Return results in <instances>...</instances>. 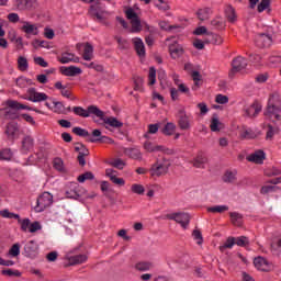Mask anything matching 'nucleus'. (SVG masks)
Listing matches in <instances>:
<instances>
[{
    "mask_svg": "<svg viewBox=\"0 0 281 281\" xmlns=\"http://www.w3.org/2000/svg\"><path fill=\"white\" fill-rule=\"evenodd\" d=\"M27 98L30 102H45L47 100V94L45 92H37L36 88H30L27 90Z\"/></svg>",
    "mask_w": 281,
    "mask_h": 281,
    "instance_id": "obj_14",
    "label": "nucleus"
},
{
    "mask_svg": "<svg viewBox=\"0 0 281 281\" xmlns=\"http://www.w3.org/2000/svg\"><path fill=\"white\" fill-rule=\"evenodd\" d=\"M144 149L147 153H164L165 155H168L170 153V149L166 148L164 145H156L151 143L150 140H147L144 143Z\"/></svg>",
    "mask_w": 281,
    "mask_h": 281,
    "instance_id": "obj_15",
    "label": "nucleus"
},
{
    "mask_svg": "<svg viewBox=\"0 0 281 281\" xmlns=\"http://www.w3.org/2000/svg\"><path fill=\"white\" fill-rule=\"evenodd\" d=\"M205 43L221 45L223 43V38L217 34L209 33L207 38H205L204 42L201 40L193 41V47H195V49H205Z\"/></svg>",
    "mask_w": 281,
    "mask_h": 281,
    "instance_id": "obj_4",
    "label": "nucleus"
},
{
    "mask_svg": "<svg viewBox=\"0 0 281 281\" xmlns=\"http://www.w3.org/2000/svg\"><path fill=\"white\" fill-rule=\"evenodd\" d=\"M23 26L21 27L24 34H32L33 36H38V26L36 24H32L27 21H23Z\"/></svg>",
    "mask_w": 281,
    "mask_h": 281,
    "instance_id": "obj_26",
    "label": "nucleus"
},
{
    "mask_svg": "<svg viewBox=\"0 0 281 281\" xmlns=\"http://www.w3.org/2000/svg\"><path fill=\"white\" fill-rule=\"evenodd\" d=\"M37 4L36 0H15L18 10H32V8H36Z\"/></svg>",
    "mask_w": 281,
    "mask_h": 281,
    "instance_id": "obj_24",
    "label": "nucleus"
},
{
    "mask_svg": "<svg viewBox=\"0 0 281 281\" xmlns=\"http://www.w3.org/2000/svg\"><path fill=\"white\" fill-rule=\"evenodd\" d=\"M224 12L228 23H236L238 16L236 15V9H234L232 4H226Z\"/></svg>",
    "mask_w": 281,
    "mask_h": 281,
    "instance_id": "obj_29",
    "label": "nucleus"
},
{
    "mask_svg": "<svg viewBox=\"0 0 281 281\" xmlns=\"http://www.w3.org/2000/svg\"><path fill=\"white\" fill-rule=\"evenodd\" d=\"M149 85L153 86L157 82V70L155 67L149 68V76H148Z\"/></svg>",
    "mask_w": 281,
    "mask_h": 281,
    "instance_id": "obj_58",
    "label": "nucleus"
},
{
    "mask_svg": "<svg viewBox=\"0 0 281 281\" xmlns=\"http://www.w3.org/2000/svg\"><path fill=\"white\" fill-rule=\"evenodd\" d=\"M30 65L27 64V58L20 56L18 58V69L20 71H27Z\"/></svg>",
    "mask_w": 281,
    "mask_h": 281,
    "instance_id": "obj_44",
    "label": "nucleus"
},
{
    "mask_svg": "<svg viewBox=\"0 0 281 281\" xmlns=\"http://www.w3.org/2000/svg\"><path fill=\"white\" fill-rule=\"evenodd\" d=\"M78 52H80V49H82L83 47V54H82V58L83 60H93V45L86 43H78L76 45Z\"/></svg>",
    "mask_w": 281,
    "mask_h": 281,
    "instance_id": "obj_19",
    "label": "nucleus"
},
{
    "mask_svg": "<svg viewBox=\"0 0 281 281\" xmlns=\"http://www.w3.org/2000/svg\"><path fill=\"white\" fill-rule=\"evenodd\" d=\"M16 133H19V125L16 123H9L5 130L8 139L14 142L16 139Z\"/></svg>",
    "mask_w": 281,
    "mask_h": 281,
    "instance_id": "obj_27",
    "label": "nucleus"
},
{
    "mask_svg": "<svg viewBox=\"0 0 281 281\" xmlns=\"http://www.w3.org/2000/svg\"><path fill=\"white\" fill-rule=\"evenodd\" d=\"M211 25L215 27V30H225V20L222 18H215L211 21Z\"/></svg>",
    "mask_w": 281,
    "mask_h": 281,
    "instance_id": "obj_45",
    "label": "nucleus"
},
{
    "mask_svg": "<svg viewBox=\"0 0 281 281\" xmlns=\"http://www.w3.org/2000/svg\"><path fill=\"white\" fill-rule=\"evenodd\" d=\"M94 178L95 176H93V172L88 171L83 175L78 176L77 180L79 181V183H85V181H93Z\"/></svg>",
    "mask_w": 281,
    "mask_h": 281,
    "instance_id": "obj_47",
    "label": "nucleus"
},
{
    "mask_svg": "<svg viewBox=\"0 0 281 281\" xmlns=\"http://www.w3.org/2000/svg\"><path fill=\"white\" fill-rule=\"evenodd\" d=\"M254 265L259 271H269V261L262 257L255 258Z\"/></svg>",
    "mask_w": 281,
    "mask_h": 281,
    "instance_id": "obj_31",
    "label": "nucleus"
},
{
    "mask_svg": "<svg viewBox=\"0 0 281 281\" xmlns=\"http://www.w3.org/2000/svg\"><path fill=\"white\" fill-rule=\"evenodd\" d=\"M2 276H9V278H19L21 277V272H19V270L4 269L2 270Z\"/></svg>",
    "mask_w": 281,
    "mask_h": 281,
    "instance_id": "obj_61",
    "label": "nucleus"
},
{
    "mask_svg": "<svg viewBox=\"0 0 281 281\" xmlns=\"http://www.w3.org/2000/svg\"><path fill=\"white\" fill-rule=\"evenodd\" d=\"M231 221L233 225H236L237 227H240L243 225V215L237 212L229 213Z\"/></svg>",
    "mask_w": 281,
    "mask_h": 281,
    "instance_id": "obj_38",
    "label": "nucleus"
},
{
    "mask_svg": "<svg viewBox=\"0 0 281 281\" xmlns=\"http://www.w3.org/2000/svg\"><path fill=\"white\" fill-rule=\"evenodd\" d=\"M7 105L9 109H14L15 111H19V110H25V111H35V113H40V114H43V111L41 110H37L36 108H30L23 103H20L18 101H14V100H9L7 101Z\"/></svg>",
    "mask_w": 281,
    "mask_h": 281,
    "instance_id": "obj_21",
    "label": "nucleus"
},
{
    "mask_svg": "<svg viewBox=\"0 0 281 281\" xmlns=\"http://www.w3.org/2000/svg\"><path fill=\"white\" fill-rule=\"evenodd\" d=\"M236 245V237H228L223 246L220 247V251L225 249H232Z\"/></svg>",
    "mask_w": 281,
    "mask_h": 281,
    "instance_id": "obj_48",
    "label": "nucleus"
},
{
    "mask_svg": "<svg viewBox=\"0 0 281 281\" xmlns=\"http://www.w3.org/2000/svg\"><path fill=\"white\" fill-rule=\"evenodd\" d=\"M281 109V97L278 93H273L268 101V106L265 112L266 117L274 119Z\"/></svg>",
    "mask_w": 281,
    "mask_h": 281,
    "instance_id": "obj_2",
    "label": "nucleus"
},
{
    "mask_svg": "<svg viewBox=\"0 0 281 281\" xmlns=\"http://www.w3.org/2000/svg\"><path fill=\"white\" fill-rule=\"evenodd\" d=\"M15 82H16V86L20 87L21 89H25V87H32V85H34L32 79H27L25 77L18 78Z\"/></svg>",
    "mask_w": 281,
    "mask_h": 281,
    "instance_id": "obj_40",
    "label": "nucleus"
},
{
    "mask_svg": "<svg viewBox=\"0 0 281 281\" xmlns=\"http://www.w3.org/2000/svg\"><path fill=\"white\" fill-rule=\"evenodd\" d=\"M32 45L35 49H38V47L49 48V43L47 41L34 40Z\"/></svg>",
    "mask_w": 281,
    "mask_h": 281,
    "instance_id": "obj_60",
    "label": "nucleus"
},
{
    "mask_svg": "<svg viewBox=\"0 0 281 281\" xmlns=\"http://www.w3.org/2000/svg\"><path fill=\"white\" fill-rule=\"evenodd\" d=\"M271 5V0H261L257 7L258 12H265Z\"/></svg>",
    "mask_w": 281,
    "mask_h": 281,
    "instance_id": "obj_63",
    "label": "nucleus"
},
{
    "mask_svg": "<svg viewBox=\"0 0 281 281\" xmlns=\"http://www.w3.org/2000/svg\"><path fill=\"white\" fill-rule=\"evenodd\" d=\"M90 13L92 14V16H95L98 21H100V23H102V21H106V18L110 14L109 11L100 9L99 2H97L95 5L90 7Z\"/></svg>",
    "mask_w": 281,
    "mask_h": 281,
    "instance_id": "obj_20",
    "label": "nucleus"
},
{
    "mask_svg": "<svg viewBox=\"0 0 281 281\" xmlns=\"http://www.w3.org/2000/svg\"><path fill=\"white\" fill-rule=\"evenodd\" d=\"M235 245H237V247H248L249 237L247 236L235 237Z\"/></svg>",
    "mask_w": 281,
    "mask_h": 281,
    "instance_id": "obj_46",
    "label": "nucleus"
},
{
    "mask_svg": "<svg viewBox=\"0 0 281 281\" xmlns=\"http://www.w3.org/2000/svg\"><path fill=\"white\" fill-rule=\"evenodd\" d=\"M261 111L262 104H260L258 101H255L250 105L244 108V115L246 117H258Z\"/></svg>",
    "mask_w": 281,
    "mask_h": 281,
    "instance_id": "obj_13",
    "label": "nucleus"
},
{
    "mask_svg": "<svg viewBox=\"0 0 281 281\" xmlns=\"http://www.w3.org/2000/svg\"><path fill=\"white\" fill-rule=\"evenodd\" d=\"M4 117L7 120H19V112H16L15 109L7 110L5 113H4Z\"/></svg>",
    "mask_w": 281,
    "mask_h": 281,
    "instance_id": "obj_59",
    "label": "nucleus"
},
{
    "mask_svg": "<svg viewBox=\"0 0 281 281\" xmlns=\"http://www.w3.org/2000/svg\"><path fill=\"white\" fill-rule=\"evenodd\" d=\"M54 203V195L49 192H44L37 198L38 212H45L48 207H52Z\"/></svg>",
    "mask_w": 281,
    "mask_h": 281,
    "instance_id": "obj_6",
    "label": "nucleus"
},
{
    "mask_svg": "<svg viewBox=\"0 0 281 281\" xmlns=\"http://www.w3.org/2000/svg\"><path fill=\"white\" fill-rule=\"evenodd\" d=\"M135 269L137 271H150V269H153V263L142 261V262L136 263Z\"/></svg>",
    "mask_w": 281,
    "mask_h": 281,
    "instance_id": "obj_49",
    "label": "nucleus"
},
{
    "mask_svg": "<svg viewBox=\"0 0 281 281\" xmlns=\"http://www.w3.org/2000/svg\"><path fill=\"white\" fill-rule=\"evenodd\" d=\"M175 131H177V125L175 123H167L162 128V134L167 136L175 135Z\"/></svg>",
    "mask_w": 281,
    "mask_h": 281,
    "instance_id": "obj_43",
    "label": "nucleus"
},
{
    "mask_svg": "<svg viewBox=\"0 0 281 281\" xmlns=\"http://www.w3.org/2000/svg\"><path fill=\"white\" fill-rule=\"evenodd\" d=\"M255 43L257 47H271V43H273V38L269 34L260 33L256 35Z\"/></svg>",
    "mask_w": 281,
    "mask_h": 281,
    "instance_id": "obj_17",
    "label": "nucleus"
},
{
    "mask_svg": "<svg viewBox=\"0 0 281 281\" xmlns=\"http://www.w3.org/2000/svg\"><path fill=\"white\" fill-rule=\"evenodd\" d=\"M271 184H266L261 187L260 193L261 194H271L273 192H278L280 190V187H278V183H281V178H276L269 181Z\"/></svg>",
    "mask_w": 281,
    "mask_h": 281,
    "instance_id": "obj_18",
    "label": "nucleus"
},
{
    "mask_svg": "<svg viewBox=\"0 0 281 281\" xmlns=\"http://www.w3.org/2000/svg\"><path fill=\"white\" fill-rule=\"evenodd\" d=\"M232 70L229 72V77H234V74H238V71H243V69H247V59L243 56H238L233 59Z\"/></svg>",
    "mask_w": 281,
    "mask_h": 281,
    "instance_id": "obj_11",
    "label": "nucleus"
},
{
    "mask_svg": "<svg viewBox=\"0 0 281 281\" xmlns=\"http://www.w3.org/2000/svg\"><path fill=\"white\" fill-rule=\"evenodd\" d=\"M105 177H109L110 181H112L114 186H125L126 183L124 178H117V171L113 169H105Z\"/></svg>",
    "mask_w": 281,
    "mask_h": 281,
    "instance_id": "obj_23",
    "label": "nucleus"
},
{
    "mask_svg": "<svg viewBox=\"0 0 281 281\" xmlns=\"http://www.w3.org/2000/svg\"><path fill=\"white\" fill-rule=\"evenodd\" d=\"M72 113L79 117H102V110L97 105H90L85 110L82 106H74Z\"/></svg>",
    "mask_w": 281,
    "mask_h": 281,
    "instance_id": "obj_3",
    "label": "nucleus"
},
{
    "mask_svg": "<svg viewBox=\"0 0 281 281\" xmlns=\"http://www.w3.org/2000/svg\"><path fill=\"white\" fill-rule=\"evenodd\" d=\"M12 150L11 149H2L0 150V161H10L12 159Z\"/></svg>",
    "mask_w": 281,
    "mask_h": 281,
    "instance_id": "obj_50",
    "label": "nucleus"
},
{
    "mask_svg": "<svg viewBox=\"0 0 281 281\" xmlns=\"http://www.w3.org/2000/svg\"><path fill=\"white\" fill-rule=\"evenodd\" d=\"M99 120H101L102 122L108 124V126H111L112 128H122L124 126V123H122L117 119H115L113 116L106 117L104 115V111H102V116H99Z\"/></svg>",
    "mask_w": 281,
    "mask_h": 281,
    "instance_id": "obj_22",
    "label": "nucleus"
},
{
    "mask_svg": "<svg viewBox=\"0 0 281 281\" xmlns=\"http://www.w3.org/2000/svg\"><path fill=\"white\" fill-rule=\"evenodd\" d=\"M210 14H212V9L210 8L200 9L198 11V18L200 21H207V19H210Z\"/></svg>",
    "mask_w": 281,
    "mask_h": 281,
    "instance_id": "obj_42",
    "label": "nucleus"
},
{
    "mask_svg": "<svg viewBox=\"0 0 281 281\" xmlns=\"http://www.w3.org/2000/svg\"><path fill=\"white\" fill-rule=\"evenodd\" d=\"M168 44V49H169V54L171 56V58H173V60H177V58H181V56H183V46L180 45L177 41L172 40V38H167L166 40Z\"/></svg>",
    "mask_w": 281,
    "mask_h": 281,
    "instance_id": "obj_7",
    "label": "nucleus"
},
{
    "mask_svg": "<svg viewBox=\"0 0 281 281\" xmlns=\"http://www.w3.org/2000/svg\"><path fill=\"white\" fill-rule=\"evenodd\" d=\"M123 153L130 159H142V151L138 148H125Z\"/></svg>",
    "mask_w": 281,
    "mask_h": 281,
    "instance_id": "obj_33",
    "label": "nucleus"
},
{
    "mask_svg": "<svg viewBox=\"0 0 281 281\" xmlns=\"http://www.w3.org/2000/svg\"><path fill=\"white\" fill-rule=\"evenodd\" d=\"M155 8L160 10V12H168L170 10V3L168 0H153Z\"/></svg>",
    "mask_w": 281,
    "mask_h": 281,
    "instance_id": "obj_34",
    "label": "nucleus"
},
{
    "mask_svg": "<svg viewBox=\"0 0 281 281\" xmlns=\"http://www.w3.org/2000/svg\"><path fill=\"white\" fill-rule=\"evenodd\" d=\"M236 171H226L223 176L224 183H236Z\"/></svg>",
    "mask_w": 281,
    "mask_h": 281,
    "instance_id": "obj_39",
    "label": "nucleus"
},
{
    "mask_svg": "<svg viewBox=\"0 0 281 281\" xmlns=\"http://www.w3.org/2000/svg\"><path fill=\"white\" fill-rule=\"evenodd\" d=\"M168 170H170V161L166 158L157 159L149 168V175L150 177H164L168 175Z\"/></svg>",
    "mask_w": 281,
    "mask_h": 281,
    "instance_id": "obj_1",
    "label": "nucleus"
},
{
    "mask_svg": "<svg viewBox=\"0 0 281 281\" xmlns=\"http://www.w3.org/2000/svg\"><path fill=\"white\" fill-rule=\"evenodd\" d=\"M64 76H80L82 74V69L76 67V66H70L67 67L63 70Z\"/></svg>",
    "mask_w": 281,
    "mask_h": 281,
    "instance_id": "obj_36",
    "label": "nucleus"
},
{
    "mask_svg": "<svg viewBox=\"0 0 281 281\" xmlns=\"http://www.w3.org/2000/svg\"><path fill=\"white\" fill-rule=\"evenodd\" d=\"M34 148V138L32 136H26L22 139L21 153H30Z\"/></svg>",
    "mask_w": 281,
    "mask_h": 281,
    "instance_id": "obj_30",
    "label": "nucleus"
},
{
    "mask_svg": "<svg viewBox=\"0 0 281 281\" xmlns=\"http://www.w3.org/2000/svg\"><path fill=\"white\" fill-rule=\"evenodd\" d=\"M279 131L280 130H278V127H273V125H268L266 139H273V136L278 135Z\"/></svg>",
    "mask_w": 281,
    "mask_h": 281,
    "instance_id": "obj_53",
    "label": "nucleus"
},
{
    "mask_svg": "<svg viewBox=\"0 0 281 281\" xmlns=\"http://www.w3.org/2000/svg\"><path fill=\"white\" fill-rule=\"evenodd\" d=\"M88 142L91 144H95V142H101V144H115V140L109 136H101L100 138L90 137L88 138Z\"/></svg>",
    "mask_w": 281,
    "mask_h": 281,
    "instance_id": "obj_41",
    "label": "nucleus"
},
{
    "mask_svg": "<svg viewBox=\"0 0 281 281\" xmlns=\"http://www.w3.org/2000/svg\"><path fill=\"white\" fill-rule=\"evenodd\" d=\"M85 189L78 184V182H70L66 186V196L67 199H80L83 196Z\"/></svg>",
    "mask_w": 281,
    "mask_h": 281,
    "instance_id": "obj_5",
    "label": "nucleus"
},
{
    "mask_svg": "<svg viewBox=\"0 0 281 281\" xmlns=\"http://www.w3.org/2000/svg\"><path fill=\"white\" fill-rule=\"evenodd\" d=\"M31 224H32V221H30V218H24V220L19 218V225L22 232H30Z\"/></svg>",
    "mask_w": 281,
    "mask_h": 281,
    "instance_id": "obj_52",
    "label": "nucleus"
},
{
    "mask_svg": "<svg viewBox=\"0 0 281 281\" xmlns=\"http://www.w3.org/2000/svg\"><path fill=\"white\" fill-rule=\"evenodd\" d=\"M178 126L181 131H190V117L184 110L178 112Z\"/></svg>",
    "mask_w": 281,
    "mask_h": 281,
    "instance_id": "obj_16",
    "label": "nucleus"
},
{
    "mask_svg": "<svg viewBox=\"0 0 281 281\" xmlns=\"http://www.w3.org/2000/svg\"><path fill=\"white\" fill-rule=\"evenodd\" d=\"M205 161H207V159L205 157L198 156L193 160V166H194V168H203V166H205Z\"/></svg>",
    "mask_w": 281,
    "mask_h": 281,
    "instance_id": "obj_56",
    "label": "nucleus"
},
{
    "mask_svg": "<svg viewBox=\"0 0 281 281\" xmlns=\"http://www.w3.org/2000/svg\"><path fill=\"white\" fill-rule=\"evenodd\" d=\"M241 137L244 139H256V132H254V130L251 128L244 130L241 133Z\"/></svg>",
    "mask_w": 281,
    "mask_h": 281,
    "instance_id": "obj_57",
    "label": "nucleus"
},
{
    "mask_svg": "<svg viewBox=\"0 0 281 281\" xmlns=\"http://www.w3.org/2000/svg\"><path fill=\"white\" fill-rule=\"evenodd\" d=\"M125 14L126 19L131 21L132 32H142V21L139 20V16L135 12V10L130 8L125 11Z\"/></svg>",
    "mask_w": 281,
    "mask_h": 281,
    "instance_id": "obj_8",
    "label": "nucleus"
},
{
    "mask_svg": "<svg viewBox=\"0 0 281 281\" xmlns=\"http://www.w3.org/2000/svg\"><path fill=\"white\" fill-rule=\"evenodd\" d=\"M10 256H12L13 258H16V256H19L21 254V245L19 244H14L10 250H9Z\"/></svg>",
    "mask_w": 281,
    "mask_h": 281,
    "instance_id": "obj_62",
    "label": "nucleus"
},
{
    "mask_svg": "<svg viewBox=\"0 0 281 281\" xmlns=\"http://www.w3.org/2000/svg\"><path fill=\"white\" fill-rule=\"evenodd\" d=\"M53 166L55 168V170H59L61 172H65V161H63V159L60 158H55Z\"/></svg>",
    "mask_w": 281,
    "mask_h": 281,
    "instance_id": "obj_55",
    "label": "nucleus"
},
{
    "mask_svg": "<svg viewBox=\"0 0 281 281\" xmlns=\"http://www.w3.org/2000/svg\"><path fill=\"white\" fill-rule=\"evenodd\" d=\"M166 218H169V221H176V223H179L181 227L187 228L190 223V214L178 212V213H169L166 215Z\"/></svg>",
    "mask_w": 281,
    "mask_h": 281,
    "instance_id": "obj_9",
    "label": "nucleus"
},
{
    "mask_svg": "<svg viewBox=\"0 0 281 281\" xmlns=\"http://www.w3.org/2000/svg\"><path fill=\"white\" fill-rule=\"evenodd\" d=\"M249 161L254 164H262L265 161V151L258 150L247 157Z\"/></svg>",
    "mask_w": 281,
    "mask_h": 281,
    "instance_id": "obj_32",
    "label": "nucleus"
},
{
    "mask_svg": "<svg viewBox=\"0 0 281 281\" xmlns=\"http://www.w3.org/2000/svg\"><path fill=\"white\" fill-rule=\"evenodd\" d=\"M75 150L79 154L77 157L79 166H87V160L85 159V157H89V149L87 146H85L82 143H76Z\"/></svg>",
    "mask_w": 281,
    "mask_h": 281,
    "instance_id": "obj_12",
    "label": "nucleus"
},
{
    "mask_svg": "<svg viewBox=\"0 0 281 281\" xmlns=\"http://www.w3.org/2000/svg\"><path fill=\"white\" fill-rule=\"evenodd\" d=\"M72 133L75 135H78V137H89L90 136L89 131H87L82 127H74Z\"/></svg>",
    "mask_w": 281,
    "mask_h": 281,
    "instance_id": "obj_54",
    "label": "nucleus"
},
{
    "mask_svg": "<svg viewBox=\"0 0 281 281\" xmlns=\"http://www.w3.org/2000/svg\"><path fill=\"white\" fill-rule=\"evenodd\" d=\"M132 43H134L137 56L144 58V56H146V46H144V41H142L139 37H135L132 40Z\"/></svg>",
    "mask_w": 281,
    "mask_h": 281,
    "instance_id": "obj_25",
    "label": "nucleus"
},
{
    "mask_svg": "<svg viewBox=\"0 0 281 281\" xmlns=\"http://www.w3.org/2000/svg\"><path fill=\"white\" fill-rule=\"evenodd\" d=\"M24 256L34 260L38 257V244L34 240H30L24 245Z\"/></svg>",
    "mask_w": 281,
    "mask_h": 281,
    "instance_id": "obj_10",
    "label": "nucleus"
},
{
    "mask_svg": "<svg viewBox=\"0 0 281 281\" xmlns=\"http://www.w3.org/2000/svg\"><path fill=\"white\" fill-rule=\"evenodd\" d=\"M70 265H82L87 262V255H76L68 258Z\"/></svg>",
    "mask_w": 281,
    "mask_h": 281,
    "instance_id": "obj_37",
    "label": "nucleus"
},
{
    "mask_svg": "<svg viewBox=\"0 0 281 281\" xmlns=\"http://www.w3.org/2000/svg\"><path fill=\"white\" fill-rule=\"evenodd\" d=\"M131 190L134 194H144L145 192L144 186L137 183L132 184Z\"/></svg>",
    "mask_w": 281,
    "mask_h": 281,
    "instance_id": "obj_64",
    "label": "nucleus"
},
{
    "mask_svg": "<svg viewBox=\"0 0 281 281\" xmlns=\"http://www.w3.org/2000/svg\"><path fill=\"white\" fill-rule=\"evenodd\" d=\"M160 30H164L165 32H172V30H177L178 25H170L168 21H160L158 23Z\"/></svg>",
    "mask_w": 281,
    "mask_h": 281,
    "instance_id": "obj_51",
    "label": "nucleus"
},
{
    "mask_svg": "<svg viewBox=\"0 0 281 281\" xmlns=\"http://www.w3.org/2000/svg\"><path fill=\"white\" fill-rule=\"evenodd\" d=\"M61 65H67L68 63H80V57L76 56L74 53H63L59 58Z\"/></svg>",
    "mask_w": 281,
    "mask_h": 281,
    "instance_id": "obj_28",
    "label": "nucleus"
},
{
    "mask_svg": "<svg viewBox=\"0 0 281 281\" xmlns=\"http://www.w3.org/2000/svg\"><path fill=\"white\" fill-rule=\"evenodd\" d=\"M221 126H223V123L218 120V115L213 114L210 125L211 131L213 133H218V131H221Z\"/></svg>",
    "mask_w": 281,
    "mask_h": 281,
    "instance_id": "obj_35",
    "label": "nucleus"
}]
</instances>
